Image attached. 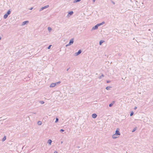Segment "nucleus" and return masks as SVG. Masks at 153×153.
Returning a JSON list of instances; mask_svg holds the SVG:
<instances>
[{"label":"nucleus","instance_id":"nucleus-1","mask_svg":"<svg viewBox=\"0 0 153 153\" xmlns=\"http://www.w3.org/2000/svg\"><path fill=\"white\" fill-rule=\"evenodd\" d=\"M143 30H148L150 31V29L149 28V25H146L143 26Z\"/></svg>","mask_w":153,"mask_h":153},{"label":"nucleus","instance_id":"nucleus-2","mask_svg":"<svg viewBox=\"0 0 153 153\" xmlns=\"http://www.w3.org/2000/svg\"><path fill=\"white\" fill-rule=\"evenodd\" d=\"M61 82L59 81L56 83H52L50 85V88L54 87H55L56 85L60 84V83H61Z\"/></svg>","mask_w":153,"mask_h":153},{"label":"nucleus","instance_id":"nucleus-3","mask_svg":"<svg viewBox=\"0 0 153 153\" xmlns=\"http://www.w3.org/2000/svg\"><path fill=\"white\" fill-rule=\"evenodd\" d=\"M115 134H116V135H117V136H119L120 135V133L119 131V128H117L115 131Z\"/></svg>","mask_w":153,"mask_h":153},{"label":"nucleus","instance_id":"nucleus-4","mask_svg":"<svg viewBox=\"0 0 153 153\" xmlns=\"http://www.w3.org/2000/svg\"><path fill=\"white\" fill-rule=\"evenodd\" d=\"M82 53V51L81 50H79L78 51L74 53V56H76Z\"/></svg>","mask_w":153,"mask_h":153},{"label":"nucleus","instance_id":"nucleus-5","mask_svg":"<svg viewBox=\"0 0 153 153\" xmlns=\"http://www.w3.org/2000/svg\"><path fill=\"white\" fill-rule=\"evenodd\" d=\"M49 7V6L48 5H47L43 7H41L40 9V10L39 11H41L42 10H43L44 9L48 8Z\"/></svg>","mask_w":153,"mask_h":153},{"label":"nucleus","instance_id":"nucleus-6","mask_svg":"<svg viewBox=\"0 0 153 153\" xmlns=\"http://www.w3.org/2000/svg\"><path fill=\"white\" fill-rule=\"evenodd\" d=\"M98 28V27L96 25L94 27H93L91 30V31H92L93 30H97Z\"/></svg>","mask_w":153,"mask_h":153},{"label":"nucleus","instance_id":"nucleus-7","mask_svg":"<svg viewBox=\"0 0 153 153\" xmlns=\"http://www.w3.org/2000/svg\"><path fill=\"white\" fill-rule=\"evenodd\" d=\"M29 21H26L24 22H23L22 24V25H24L26 24H27L29 23Z\"/></svg>","mask_w":153,"mask_h":153},{"label":"nucleus","instance_id":"nucleus-8","mask_svg":"<svg viewBox=\"0 0 153 153\" xmlns=\"http://www.w3.org/2000/svg\"><path fill=\"white\" fill-rule=\"evenodd\" d=\"M74 42V39L73 38H72L71 39V40H70L69 43L71 44V45Z\"/></svg>","mask_w":153,"mask_h":153},{"label":"nucleus","instance_id":"nucleus-9","mask_svg":"<svg viewBox=\"0 0 153 153\" xmlns=\"http://www.w3.org/2000/svg\"><path fill=\"white\" fill-rule=\"evenodd\" d=\"M105 22H102L101 23H98L96 25L98 27L101 25H103V24H104L105 23Z\"/></svg>","mask_w":153,"mask_h":153},{"label":"nucleus","instance_id":"nucleus-10","mask_svg":"<svg viewBox=\"0 0 153 153\" xmlns=\"http://www.w3.org/2000/svg\"><path fill=\"white\" fill-rule=\"evenodd\" d=\"M119 137V136H117V135H116V134H114L112 136V137L113 139H116Z\"/></svg>","mask_w":153,"mask_h":153},{"label":"nucleus","instance_id":"nucleus-11","mask_svg":"<svg viewBox=\"0 0 153 153\" xmlns=\"http://www.w3.org/2000/svg\"><path fill=\"white\" fill-rule=\"evenodd\" d=\"M97 115L96 114L94 113L92 115V117L93 118H95L97 117Z\"/></svg>","mask_w":153,"mask_h":153},{"label":"nucleus","instance_id":"nucleus-12","mask_svg":"<svg viewBox=\"0 0 153 153\" xmlns=\"http://www.w3.org/2000/svg\"><path fill=\"white\" fill-rule=\"evenodd\" d=\"M115 102L114 101H113L109 105V106L110 107H111L112 106V105H114V104L115 103Z\"/></svg>","mask_w":153,"mask_h":153},{"label":"nucleus","instance_id":"nucleus-13","mask_svg":"<svg viewBox=\"0 0 153 153\" xmlns=\"http://www.w3.org/2000/svg\"><path fill=\"white\" fill-rule=\"evenodd\" d=\"M52 142V140L51 139H49L48 140L47 143L49 144V145H51Z\"/></svg>","mask_w":153,"mask_h":153},{"label":"nucleus","instance_id":"nucleus-14","mask_svg":"<svg viewBox=\"0 0 153 153\" xmlns=\"http://www.w3.org/2000/svg\"><path fill=\"white\" fill-rule=\"evenodd\" d=\"M73 13L74 12L73 11H69V12L68 13V15L71 16L73 14Z\"/></svg>","mask_w":153,"mask_h":153},{"label":"nucleus","instance_id":"nucleus-15","mask_svg":"<svg viewBox=\"0 0 153 153\" xmlns=\"http://www.w3.org/2000/svg\"><path fill=\"white\" fill-rule=\"evenodd\" d=\"M104 42L103 40H101L99 42V45H101Z\"/></svg>","mask_w":153,"mask_h":153},{"label":"nucleus","instance_id":"nucleus-16","mask_svg":"<svg viewBox=\"0 0 153 153\" xmlns=\"http://www.w3.org/2000/svg\"><path fill=\"white\" fill-rule=\"evenodd\" d=\"M104 77V75L102 74H101V76H100L99 77V79H101L102 78V77Z\"/></svg>","mask_w":153,"mask_h":153},{"label":"nucleus","instance_id":"nucleus-17","mask_svg":"<svg viewBox=\"0 0 153 153\" xmlns=\"http://www.w3.org/2000/svg\"><path fill=\"white\" fill-rule=\"evenodd\" d=\"M6 136H4V137H3V138L2 139V141H4L6 140Z\"/></svg>","mask_w":153,"mask_h":153},{"label":"nucleus","instance_id":"nucleus-18","mask_svg":"<svg viewBox=\"0 0 153 153\" xmlns=\"http://www.w3.org/2000/svg\"><path fill=\"white\" fill-rule=\"evenodd\" d=\"M81 0H75L73 1V2L74 3H76V2H79Z\"/></svg>","mask_w":153,"mask_h":153},{"label":"nucleus","instance_id":"nucleus-19","mask_svg":"<svg viewBox=\"0 0 153 153\" xmlns=\"http://www.w3.org/2000/svg\"><path fill=\"white\" fill-rule=\"evenodd\" d=\"M111 86H107L106 87L105 89L107 90H109L110 89V88H111Z\"/></svg>","mask_w":153,"mask_h":153},{"label":"nucleus","instance_id":"nucleus-20","mask_svg":"<svg viewBox=\"0 0 153 153\" xmlns=\"http://www.w3.org/2000/svg\"><path fill=\"white\" fill-rule=\"evenodd\" d=\"M39 102L41 103V104H43L45 102L43 101H39Z\"/></svg>","mask_w":153,"mask_h":153},{"label":"nucleus","instance_id":"nucleus-21","mask_svg":"<svg viewBox=\"0 0 153 153\" xmlns=\"http://www.w3.org/2000/svg\"><path fill=\"white\" fill-rule=\"evenodd\" d=\"M48 30L49 32H50L52 30V28L51 27H48Z\"/></svg>","mask_w":153,"mask_h":153},{"label":"nucleus","instance_id":"nucleus-22","mask_svg":"<svg viewBox=\"0 0 153 153\" xmlns=\"http://www.w3.org/2000/svg\"><path fill=\"white\" fill-rule=\"evenodd\" d=\"M137 128V127H136L135 128H134L133 130L132 131V132H134V131H135V130H136Z\"/></svg>","mask_w":153,"mask_h":153},{"label":"nucleus","instance_id":"nucleus-23","mask_svg":"<svg viewBox=\"0 0 153 153\" xmlns=\"http://www.w3.org/2000/svg\"><path fill=\"white\" fill-rule=\"evenodd\" d=\"M134 113L133 111L131 112L130 113V116H132L134 114Z\"/></svg>","mask_w":153,"mask_h":153},{"label":"nucleus","instance_id":"nucleus-24","mask_svg":"<svg viewBox=\"0 0 153 153\" xmlns=\"http://www.w3.org/2000/svg\"><path fill=\"white\" fill-rule=\"evenodd\" d=\"M58 121H59V119L58 118L56 117V121H55V123H56L58 122Z\"/></svg>","mask_w":153,"mask_h":153},{"label":"nucleus","instance_id":"nucleus-25","mask_svg":"<svg viewBox=\"0 0 153 153\" xmlns=\"http://www.w3.org/2000/svg\"><path fill=\"white\" fill-rule=\"evenodd\" d=\"M51 45H49L47 48V49H50L51 48Z\"/></svg>","mask_w":153,"mask_h":153},{"label":"nucleus","instance_id":"nucleus-26","mask_svg":"<svg viewBox=\"0 0 153 153\" xmlns=\"http://www.w3.org/2000/svg\"><path fill=\"white\" fill-rule=\"evenodd\" d=\"M7 15H6V14H5V15H4V19H6V18H7Z\"/></svg>","mask_w":153,"mask_h":153},{"label":"nucleus","instance_id":"nucleus-27","mask_svg":"<svg viewBox=\"0 0 153 153\" xmlns=\"http://www.w3.org/2000/svg\"><path fill=\"white\" fill-rule=\"evenodd\" d=\"M42 124V122L39 121V125H40Z\"/></svg>","mask_w":153,"mask_h":153},{"label":"nucleus","instance_id":"nucleus-28","mask_svg":"<svg viewBox=\"0 0 153 153\" xmlns=\"http://www.w3.org/2000/svg\"><path fill=\"white\" fill-rule=\"evenodd\" d=\"M60 132H62L64 131V130L63 129H61L60 130Z\"/></svg>","mask_w":153,"mask_h":153},{"label":"nucleus","instance_id":"nucleus-29","mask_svg":"<svg viewBox=\"0 0 153 153\" xmlns=\"http://www.w3.org/2000/svg\"><path fill=\"white\" fill-rule=\"evenodd\" d=\"M7 13L8 14H9L10 13V10H9L7 11Z\"/></svg>","mask_w":153,"mask_h":153},{"label":"nucleus","instance_id":"nucleus-30","mask_svg":"<svg viewBox=\"0 0 153 153\" xmlns=\"http://www.w3.org/2000/svg\"><path fill=\"white\" fill-rule=\"evenodd\" d=\"M71 45V44H70L69 43L68 44H67V45H66L65 46L66 47H67V46H70Z\"/></svg>","mask_w":153,"mask_h":153},{"label":"nucleus","instance_id":"nucleus-31","mask_svg":"<svg viewBox=\"0 0 153 153\" xmlns=\"http://www.w3.org/2000/svg\"><path fill=\"white\" fill-rule=\"evenodd\" d=\"M111 82V81H110V80H107V81H106V82H107V83H109V82Z\"/></svg>","mask_w":153,"mask_h":153},{"label":"nucleus","instance_id":"nucleus-32","mask_svg":"<svg viewBox=\"0 0 153 153\" xmlns=\"http://www.w3.org/2000/svg\"><path fill=\"white\" fill-rule=\"evenodd\" d=\"M118 55L119 56H121L122 55V54L120 53H119L118 54Z\"/></svg>","mask_w":153,"mask_h":153},{"label":"nucleus","instance_id":"nucleus-33","mask_svg":"<svg viewBox=\"0 0 153 153\" xmlns=\"http://www.w3.org/2000/svg\"><path fill=\"white\" fill-rule=\"evenodd\" d=\"M137 107L136 106H135V107H134V110H135V109H137Z\"/></svg>","mask_w":153,"mask_h":153},{"label":"nucleus","instance_id":"nucleus-34","mask_svg":"<svg viewBox=\"0 0 153 153\" xmlns=\"http://www.w3.org/2000/svg\"><path fill=\"white\" fill-rule=\"evenodd\" d=\"M70 68V67H69L68 68H67V71H68Z\"/></svg>","mask_w":153,"mask_h":153},{"label":"nucleus","instance_id":"nucleus-35","mask_svg":"<svg viewBox=\"0 0 153 153\" xmlns=\"http://www.w3.org/2000/svg\"><path fill=\"white\" fill-rule=\"evenodd\" d=\"M112 2L113 4H115V2L114 1H112Z\"/></svg>","mask_w":153,"mask_h":153},{"label":"nucleus","instance_id":"nucleus-36","mask_svg":"<svg viewBox=\"0 0 153 153\" xmlns=\"http://www.w3.org/2000/svg\"><path fill=\"white\" fill-rule=\"evenodd\" d=\"M54 153H58V152L57 151H55L54 152Z\"/></svg>","mask_w":153,"mask_h":153},{"label":"nucleus","instance_id":"nucleus-37","mask_svg":"<svg viewBox=\"0 0 153 153\" xmlns=\"http://www.w3.org/2000/svg\"><path fill=\"white\" fill-rule=\"evenodd\" d=\"M76 148H80V146H77L76 147Z\"/></svg>","mask_w":153,"mask_h":153},{"label":"nucleus","instance_id":"nucleus-38","mask_svg":"<svg viewBox=\"0 0 153 153\" xmlns=\"http://www.w3.org/2000/svg\"><path fill=\"white\" fill-rule=\"evenodd\" d=\"M93 2H94L95 1V0H92Z\"/></svg>","mask_w":153,"mask_h":153},{"label":"nucleus","instance_id":"nucleus-39","mask_svg":"<svg viewBox=\"0 0 153 153\" xmlns=\"http://www.w3.org/2000/svg\"><path fill=\"white\" fill-rule=\"evenodd\" d=\"M6 14L7 15V16H8V15H9V14H8L7 13Z\"/></svg>","mask_w":153,"mask_h":153},{"label":"nucleus","instance_id":"nucleus-40","mask_svg":"<svg viewBox=\"0 0 153 153\" xmlns=\"http://www.w3.org/2000/svg\"><path fill=\"white\" fill-rule=\"evenodd\" d=\"M32 9V8H30V10H31Z\"/></svg>","mask_w":153,"mask_h":153},{"label":"nucleus","instance_id":"nucleus-41","mask_svg":"<svg viewBox=\"0 0 153 153\" xmlns=\"http://www.w3.org/2000/svg\"><path fill=\"white\" fill-rule=\"evenodd\" d=\"M37 123L38 124V123H38V121L37 122Z\"/></svg>","mask_w":153,"mask_h":153},{"label":"nucleus","instance_id":"nucleus-42","mask_svg":"<svg viewBox=\"0 0 153 153\" xmlns=\"http://www.w3.org/2000/svg\"><path fill=\"white\" fill-rule=\"evenodd\" d=\"M37 123L38 124V123H38V121L37 122Z\"/></svg>","mask_w":153,"mask_h":153},{"label":"nucleus","instance_id":"nucleus-43","mask_svg":"<svg viewBox=\"0 0 153 153\" xmlns=\"http://www.w3.org/2000/svg\"><path fill=\"white\" fill-rule=\"evenodd\" d=\"M1 39V37L0 36V40Z\"/></svg>","mask_w":153,"mask_h":153},{"label":"nucleus","instance_id":"nucleus-44","mask_svg":"<svg viewBox=\"0 0 153 153\" xmlns=\"http://www.w3.org/2000/svg\"><path fill=\"white\" fill-rule=\"evenodd\" d=\"M61 143H62V142H61Z\"/></svg>","mask_w":153,"mask_h":153}]
</instances>
